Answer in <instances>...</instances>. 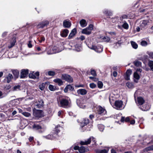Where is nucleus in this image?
Returning <instances> with one entry per match:
<instances>
[{
  "mask_svg": "<svg viewBox=\"0 0 153 153\" xmlns=\"http://www.w3.org/2000/svg\"><path fill=\"white\" fill-rule=\"evenodd\" d=\"M58 104L59 107L65 108H70L71 106L70 99L68 97L60 100Z\"/></svg>",
  "mask_w": 153,
  "mask_h": 153,
  "instance_id": "f257e3e1",
  "label": "nucleus"
},
{
  "mask_svg": "<svg viewBox=\"0 0 153 153\" xmlns=\"http://www.w3.org/2000/svg\"><path fill=\"white\" fill-rule=\"evenodd\" d=\"M141 106H139L141 109L143 111H147L149 109L150 107V105L147 103H144Z\"/></svg>",
  "mask_w": 153,
  "mask_h": 153,
  "instance_id": "9b49d317",
  "label": "nucleus"
},
{
  "mask_svg": "<svg viewBox=\"0 0 153 153\" xmlns=\"http://www.w3.org/2000/svg\"><path fill=\"white\" fill-rule=\"evenodd\" d=\"M131 72L132 71L131 70L128 69L127 70L126 74L127 75H128L130 76L131 74Z\"/></svg>",
  "mask_w": 153,
  "mask_h": 153,
  "instance_id": "6e6d98bb",
  "label": "nucleus"
},
{
  "mask_svg": "<svg viewBox=\"0 0 153 153\" xmlns=\"http://www.w3.org/2000/svg\"><path fill=\"white\" fill-rule=\"evenodd\" d=\"M91 75L94 76H96V74L95 71L94 70H92L91 71Z\"/></svg>",
  "mask_w": 153,
  "mask_h": 153,
  "instance_id": "bf43d9fd",
  "label": "nucleus"
},
{
  "mask_svg": "<svg viewBox=\"0 0 153 153\" xmlns=\"http://www.w3.org/2000/svg\"><path fill=\"white\" fill-rule=\"evenodd\" d=\"M89 48L91 49L94 50L96 52L98 53L102 52L103 50V48L102 46H92L91 47H89Z\"/></svg>",
  "mask_w": 153,
  "mask_h": 153,
  "instance_id": "0eeeda50",
  "label": "nucleus"
},
{
  "mask_svg": "<svg viewBox=\"0 0 153 153\" xmlns=\"http://www.w3.org/2000/svg\"><path fill=\"white\" fill-rule=\"evenodd\" d=\"M61 78L67 82L70 83L72 82L73 79L70 75L66 74H63L62 75Z\"/></svg>",
  "mask_w": 153,
  "mask_h": 153,
  "instance_id": "423d86ee",
  "label": "nucleus"
},
{
  "mask_svg": "<svg viewBox=\"0 0 153 153\" xmlns=\"http://www.w3.org/2000/svg\"><path fill=\"white\" fill-rule=\"evenodd\" d=\"M108 150L104 149L102 150L96 149V153H108Z\"/></svg>",
  "mask_w": 153,
  "mask_h": 153,
  "instance_id": "c756f323",
  "label": "nucleus"
},
{
  "mask_svg": "<svg viewBox=\"0 0 153 153\" xmlns=\"http://www.w3.org/2000/svg\"><path fill=\"white\" fill-rule=\"evenodd\" d=\"M53 82L58 84L59 85L61 86L63 84V82L60 79L57 78L53 80Z\"/></svg>",
  "mask_w": 153,
  "mask_h": 153,
  "instance_id": "5701e85b",
  "label": "nucleus"
},
{
  "mask_svg": "<svg viewBox=\"0 0 153 153\" xmlns=\"http://www.w3.org/2000/svg\"><path fill=\"white\" fill-rule=\"evenodd\" d=\"M16 42V38L13 37L11 41L10 45L8 46L9 48H10L13 47L15 45V43Z\"/></svg>",
  "mask_w": 153,
  "mask_h": 153,
  "instance_id": "a878e982",
  "label": "nucleus"
},
{
  "mask_svg": "<svg viewBox=\"0 0 153 153\" xmlns=\"http://www.w3.org/2000/svg\"><path fill=\"white\" fill-rule=\"evenodd\" d=\"M98 87L100 88H102L103 86V83L101 81H99L97 83Z\"/></svg>",
  "mask_w": 153,
  "mask_h": 153,
  "instance_id": "603ef678",
  "label": "nucleus"
},
{
  "mask_svg": "<svg viewBox=\"0 0 153 153\" xmlns=\"http://www.w3.org/2000/svg\"><path fill=\"white\" fill-rule=\"evenodd\" d=\"M22 114L24 116L27 117H28L31 115V114L30 113L26 112H23L22 113Z\"/></svg>",
  "mask_w": 153,
  "mask_h": 153,
  "instance_id": "a18cd8bd",
  "label": "nucleus"
},
{
  "mask_svg": "<svg viewBox=\"0 0 153 153\" xmlns=\"http://www.w3.org/2000/svg\"><path fill=\"white\" fill-rule=\"evenodd\" d=\"M89 123V120L88 119H84L82 122L81 123V126L83 128L85 125H87Z\"/></svg>",
  "mask_w": 153,
  "mask_h": 153,
  "instance_id": "dca6fc26",
  "label": "nucleus"
},
{
  "mask_svg": "<svg viewBox=\"0 0 153 153\" xmlns=\"http://www.w3.org/2000/svg\"><path fill=\"white\" fill-rule=\"evenodd\" d=\"M43 103L44 102L42 100H40L38 102L36 101V102H35L34 105L35 106H36V107L40 108L43 106Z\"/></svg>",
  "mask_w": 153,
  "mask_h": 153,
  "instance_id": "2eb2a0df",
  "label": "nucleus"
},
{
  "mask_svg": "<svg viewBox=\"0 0 153 153\" xmlns=\"http://www.w3.org/2000/svg\"><path fill=\"white\" fill-rule=\"evenodd\" d=\"M33 128L35 130H39L41 129L42 128L39 125L35 124L33 126Z\"/></svg>",
  "mask_w": 153,
  "mask_h": 153,
  "instance_id": "473e14b6",
  "label": "nucleus"
},
{
  "mask_svg": "<svg viewBox=\"0 0 153 153\" xmlns=\"http://www.w3.org/2000/svg\"><path fill=\"white\" fill-rule=\"evenodd\" d=\"M111 21L113 23H115L117 22L118 20L117 17L113 18L111 19Z\"/></svg>",
  "mask_w": 153,
  "mask_h": 153,
  "instance_id": "13d9d810",
  "label": "nucleus"
},
{
  "mask_svg": "<svg viewBox=\"0 0 153 153\" xmlns=\"http://www.w3.org/2000/svg\"><path fill=\"white\" fill-rule=\"evenodd\" d=\"M96 111L98 114L102 116L105 115L107 114L105 109L100 105L97 107Z\"/></svg>",
  "mask_w": 153,
  "mask_h": 153,
  "instance_id": "f03ea898",
  "label": "nucleus"
},
{
  "mask_svg": "<svg viewBox=\"0 0 153 153\" xmlns=\"http://www.w3.org/2000/svg\"><path fill=\"white\" fill-rule=\"evenodd\" d=\"M7 33V32H4L2 34V37H4L6 36Z\"/></svg>",
  "mask_w": 153,
  "mask_h": 153,
  "instance_id": "680f3d73",
  "label": "nucleus"
},
{
  "mask_svg": "<svg viewBox=\"0 0 153 153\" xmlns=\"http://www.w3.org/2000/svg\"><path fill=\"white\" fill-rule=\"evenodd\" d=\"M74 89V87L71 85H67L65 88L64 90V91L65 93H66L68 91H73Z\"/></svg>",
  "mask_w": 153,
  "mask_h": 153,
  "instance_id": "b1692460",
  "label": "nucleus"
},
{
  "mask_svg": "<svg viewBox=\"0 0 153 153\" xmlns=\"http://www.w3.org/2000/svg\"><path fill=\"white\" fill-rule=\"evenodd\" d=\"M28 74V69H22L20 73V78H24L27 77Z\"/></svg>",
  "mask_w": 153,
  "mask_h": 153,
  "instance_id": "9d476101",
  "label": "nucleus"
},
{
  "mask_svg": "<svg viewBox=\"0 0 153 153\" xmlns=\"http://www.w3.org/2000/svg\"><path fill=\"white\" fill-rule=\"evenodd\" d=\"M127 86L129 88H131L133 87V85L132 83L128 82L126 83Z\"/></svg>",
  "mask_w": 153,
  "mask_h": 153,
  "instance_id": "864d4df0",
  "label": "nucleus"
},
{
  "mask_svg": "<svg viewBox=\"0 0 153 153\" xmlns=\"http://www.w3.org/2000/svg\"><path fill=\"white\" fill-rule=\"evenodd\" d=\"M152 150H153V145L147 147L144 149V151L145 152H147Z\"/></svg>",
  "mask_w": 153,
  "mask_h": 153,
  "instance_id": "2f4dec72",
  "label": "nucleus"
},
{
  "mask_svg": "<svg viewBox=\"0 0 153 153\" xmlns=\"http://www.w3.org/2000/svg\"><path fill=\"white\" fill-rule=\"evenodd\" d=\"M49 22L48 21H43L39 23L37 25V28H43L47 26L49 24Z\"/></svg>",
  "mask_w": 153,
  "mask_h": 153,
  "instance_id": "6e6552de",
  "label": "nucleus"
},
{
  "mask_svg": "<svg viewBox=\"0 0 153 153\" xmlns=\"http://www.w3.org/2000/svg\"><path fill=\"white\" fill-rule=\"evenodd\" d=\"M98 127L100 131H102L104 128V126L102 124H100L98 125Z\"/></svg>",
  "mask_w": 153,
  "mask_h": 153,
  "instance_id": "c03bdc74",
  "label": "nucleus"
},
{
  "mask_svg": "<svg viewBox=\"0 0 153 153\" xmlns=\"http://www.w3.org/2000/svg\"><path fill=\"white\" fill-rule=\"evenodd\" d=\"M130 75L125 74L124 76L126 80H128L130 79Z\"/></svg>",
  "mask_w": 153,
  "mask_h": 153,
  "instance_id": "052dcab7",
  "label": "nucleus"
},
{
  "mask_svg": "<svg viewBox=\"0 0 153 153\" xmlns=\"http://www.w3.org/2000/svg\"><path fill=\"white\" fill-rule=\"evenodd\" d=\"M77 93L79 94H80L81 95H84L86 94L87 93V91L84 89H80L78 90Z\"/></svg>",
  "mask_w": 153,
  "mask_h": 153,
  "instance_id": "412c9836",
  "label": "nucleus"
},
{
  "mask_svg": "<svg viewBox=\"0 0 153 153\" xmlns=\"http://www.w3.org/2000/svg\"><path fill=\"white\" fill-rule=\"evenodd\" d=\"M103 13L104 14H105L106 15L111 16L112 14V12L108 10H105V11H103Z\"/></svg>",
  "mask_w": 153,
  "mask_h": 153,
  "instance_id": "ea45409f",
  "label": "nucleus"
},
{
  "mask_svg": "<svg viewBox=\"0 0 153 153\" xmlns=\"http://www.w3.org/2000/svg\"><path fill=\"white\" fill-rule=\"evenodd\" d=\"M80 24L81 26L82 27H85L87 25V23L86 22L85 20L84 19H82L80 21Z\"/></svg>",
  "mask_w": 153,
  "mask_h": 153,
  "instance_id": "cd10ccee",
  "label": "nucleus"
},
{
  "mask_svg": "<svg viewBox=\"0 0 153 153\" xmlns=\"http://www.w3.org/2000/svg\"><path fill=\"white\" fill-rule=\"evenodd\" d=\"M134 65L137 66H139L141 65V62L139 61H135L134 62Z\"/></svg>",
  "mask_w": 153,
  "mask_h": 153,
  "instance_id": "de8ad7c7",
  "label": "nucleus"
},
{
  "mask_svg": "<svg viewBox=\"0 0 153 153\" xmlns=\"http://www.w3.org/2000/svg\"><path fill=\"white\" fill-rule=\"evenodd\" d=\"M76 51H79L80 50V46L79 44H76L74 45Z\"/></svg>",
  "mask_w": 153,
  "mask_h": 153,
  "instance_id": "49530a36",
  "label": "nucleus"
},
{
  "mask_svg": "<svg viewBox=\"0 0 153 153\" xmlns=\"http://www.w3.org/2000/svg\"><path fill=\"white\" fill-rule=\"evenodd\" d=\"M57 134H54L53 135L48 134V135L44 136V137L48 139H53L56 137Z\"/></svg>",
  "mask_w": 153,
  "mask_h": 153,
  "instance_id": "aec40b11",
  "label": "nucleus"
},
{
  "mask_svg": "<svg viewBox=\"0 0 153 153\" xmlns=\"http://www.w3.org/2000/svg\"><path fill=\"white\" fill-rule=\"evenodd\" d=\"M93 29V26L92 24H90L86 28L83 29L82 31V33L86 35H89L91 33V31Z\"/></svg>",
  "mask_w": 153,
  "mask_h": 153,
  "instance_id": "7ed1b4c3",
  "label": "nucleus"
},
{
  "mask_svg": "<svg viewBox=\"0 0 153 153\" xmlns=\"http://www.w3.org/2000/svg\"><path fill=\"white\" fill-rule=\"evenodd\" d=\"M131 43L132 46L134 48L136 49L137 48L138 45L135 42L133 41H131Z\"/></svg>",
  "mask_w": 153,
  "mask_h": 153,
  "instance_id": "c9c22d12",
  "label": "nucleus"
},
{
  "mask_svg": "<svg viewBox=\"0 0 153 153\" xmlns=\"http://www.w3.org/2000/svg\"><path fill=\"white\" fill-rule=\"evenodd\" d=\"M91 141H93L94 144L96 143L95 139L93 137H91L88 139L87 140L85 141H81L80 143L82 145H87L89 144Z\"/></svg>",
  "mask_w": 153,
  "mask_h": 153,
  "instance_id": "20e7f679",
  "label": "nucleus"
},
{
  "mask_svg": "<svg viewBox=\"0 0 153 153\" xmlns=\"http://www.w3.org/2000/svg\"><path fill=\"white\" fill-rule=\"evenodd\" d=\"M69 33L68 30L65 29L62 32H61V35L62 37H66Z\"/></svg>",
  "mask_w": 153,
  "mask_h": 153,
  "instance_id": "4be33fe9",
  "label": "nucleus"
},
{
  "mask_svg": "<svg viewBox=\"0 0 153 153\" xmlns=\"http://www.w3.org/2000/svg\"><path fill=\"white\" fill-rule=\"evenodd\" d=\"M45 39L44 37H42L41 38V40L39 41V42H42V41L45 40Z\"/></svg>",
  "mask_w": 153,
  "mask_h": 153,
  "instance_id": "774afa93",
  "label": "nucleus"
},
{
  "mask_svg": "<svg viewBox=\"0 0 153 153\" xmlns=\"http://www.w3.org/2000/svg\"><path fill=\"white\" fill-rule=\"evenodd\" d=\"M49 89L52 91H54L55 90V87L53 85H50L48 86Z\"/></svg>",
  "mask_w": 153,
  "mask_h": 153,
  "instance_id": "79ce46f5",
  "label": "nucleus"
},
{
  "mask_svg": "<svg viewBox=\"0 0 153 153\" xmlns=\"http://www.w3.org/2000/svg\"><path fill=\"white\" fill-rule=\"evenodd\" d=\"M63 25L65 27L68 28L70 27L71 23L69 21L65 20L63 22Z\"/></svg>",
  "mask_w": 153,
  "mask_h": 153,
  "instance_id": "393cba45",
  "label": "nucleus"
},
{
  "mask_svg": "<svg viewBox=\"0 0 153 153\" xmlns=\"http://www.w3.org/2000/svg\"><path fill=\"white\" fill-rule=\"evenodd\" d=\"M117 74V72L116 71H114L113 73V75L114 76V77H116Z\"/></svg>",
  "mask_w": 153,
  "mask_h": 153,
  "instance_id": "e2e57ef3",
  "label": "nucleus"
},
{
  "mask_svg": "<svg viewBox=\"0 0 153 153\" xmlns=\"http://www.w3.org/2000/svg\"><path fill=\"white\" fill-rule=\"evenodd\" d=\"M148 65L151 70L153 71V61H149Z\"/></svg>",
  "mask_w": 153,
  "mask_h": 153,
  "instance_id": "4c0bfd02",
  "label": "nucleus"
},
{
  "mask_svg": "<svg viewBox=\"0 0 153 153\" xmlns=\"http://www.w3.org/2000/svg\"><path fill=\"white\" fill-rule=\"evenodd\" d=\"M12 73L14 76L16 78H17L18 77L19 72L17 70H13L12 71Z\"/></svg>",
  "mask_w": 153,
  "mask_h": 153,
  "instance_id": "c85d7f7f",
  "label": "nucleus"
},
{
  "mask_svg": "<svg viewBox=\"0 0 153 153\" xmlns=\"http://www.w3.org/2000/svg\"><path fill=\"white\" fill-rule=\"evenodd\" d=\"M103 40L105 42H108L110 40V38L108 36H105L102 38Z\"/></svg>",
  "mask_w": 153,
  "mask_h": 153,
  "instance_id": "37998d69",
  "label": "nucleus"
},
{
  "mask_svg": "<svg viewBox=\"0 0 153 153\" xmlns=\"http://www.w3.org/2000/svg\"><path fill=\"white\" fill-rule=\"evenodd\" d=\"M141 45L142 46H146L148 45L147 42L145 41H142L140 42Z\"/></svg>",
  "mask_w": 153,
  "mask_h": 153,
  "instance_id": "09e8293b",
  "label": "nucleus"
},
{
  "mask_svg": "<svg viewBox=\"0 0 153 153\" xmlns=\"http://www.w3.org/2000/svg\"><path fill=\"white\" fill-rule=\"evenodd\" d=\"M13 78V77L12 75L11 74H9L6 76L5 78L4 79V81L7 83H9L10 82Z\"/></svg>",
  "mask_w": 153,
  "mask_h": 153,
  "instance_id": "4468645a",
  "label": "nucleus"
},
{
  "mask_svg": "<svg viewBox=\"0 0 153 153\" xmlns=\"http://www.w3.org/2000/svg\"><path fill=\"white\" fill-rule=\"evenodd\" d=\"M130 118L129 117H127L125 118L124 117H122L120 121L122 122H128L130 121Z\"/></svg>",
  "mask_w": 153,
  "mask_h": 153,
  "instance_id": "7c9ffc66",
  "label": "nucleus"
},
{
  "mask_svg": "<svg viewBox=\"0 0 153 153\" xmlns=\"http://www.w3.org/2000/svg\"><path fill=\"white\" fill-rule=\"evenodd\" d=\"M20 85H15L12 88V90L13 91H18L20 90Z\"/></svg>",
  "mask_w": 153,
  "mask_h": 153,
  "instance_id": "58836bf2",
  "label": "nucleus"
},
{
  "mask_svg": "<svg viewBox=\"0 0 153 153\" xmlns=\"http://www.w3.org/2000/svg\"><path fill=\"white\" fill-rule=\"evenodd\" d=\"M79 39L81 40H83L85 39V37L84 36L82 35L80 37Z\"/></svg>",
  "mask_w": 153,
  "mask_h": 153,
  "instance_id": "0e129e2a",
  "label": "nucleus"
},
{
  "mask_svg": "<svg viewBox=\"0 0 153 153\" xmlns=\"http://www.w3.org/2000/svg\"><path fill=\"white\" fill-rule=\"evenodd\" d=\"M149 56V57L151 59H153V52H148L147 53Z\"/></svg>",
  "mask_w": 153,
  "mask_h": 153,
  "instance_id": "5fc2aeb1",
  "label": "nucleus"
},
{
  "mask_svg": "<svg viewBox=\"0 0 153 153\" xmlns=\"http://www.w3.org/2000/svg\"><path fill=\"white\" fill-rule=\"evenodd\" d=\"M137 102L138 106H141L144 103V100L142 97H138L137 98Z\"/></svg>",
  "mask_w": 153,
  "mask_h": 153,
  "instance_id": "f3484780",
  "label": "nucleus"
},
{
  "mask_svg": "<svg viewBox=\"0 0 153 153\" xmlns=\"http://www.w3.org/2000/svg\"><path fill=\"white\" fill-rule=\"evenodd\" d=\"M45 86V84L42 83L39 85V88L42 91L44 89Z\"/></svg>",
  "mask_w": 153,
  "mask_h": 153,
  "instance_id": "8fccbe9b",
  "label": "nucleus"
},
{
  "mask_svg": "<svg viewBox=\"0 0 153 153\" xmlns=\"http://www.w3.org/2000/svg\"><path fill=\"white\" fill-rule=\"evenodd\" d=\"M39 72H36L35 73L33 72L29 74V77L30 78L35 79L39 78Z\"/></svg>",
  "mask_w": 153,
  "mask_h": 153,
  "instance_id": "1a4fd4ad",
  "label": "nucleus"
},
{
  "mask_svg": "<svg viewBox=\"0 0 153 153\" xmlns=\"http://www.w3.org/2000/svg\"><path fill=\"white\" fill-rule=\"evenodd\" d=\"M53 52H51L50 54H52L54 53H56L59 52L61 51V50H59L57 49V48L56 47H54L52 49Z\"/></svg>",
  "mask_w": 153,
  "mask_h": 153,
  "instance_id": "f704fd0d",
  "label": "nucleus"
},
{
  "mask_svg": "<svg viewBox=\"0 0 153 153\" xmlns=\"http://www.w3.org/2000/svg\"><path fill=\"white\" fill-rule=\"evenodd\" d=\"M62 128L61 127L59 126H57L55 128V131H56V133L55 134H56L58 133L60 131V129Z\"/></svg>",
  "mask_w": 153,
  "mask_h": 153,
  "instance_id": "a19ab883",
  "label": "nucleus"
},
{
  "mask_svg": "<svg viewBox=\"0 0 153 153\" xmlns=\"http://www.w3.org/2000/svg\"><path fill=\"white\" fill-rule=\"evenodd\" d=\"M108 33L112 36L116 35L115 33L114 32H108Z\"/></svg>",
  "mask_w": 153,
  "mask_h": 153,
  "instance_id": "338daca9",
  "label": "nucleus"
},
{
  "mask_svg": "<svg viewBox=\"0 0 153 153\" xmlns=\"http://www.w3.org/2000/svg\"><path fill=\"white\" fill-rule=\"evenodd\" d=\"M123 27L125 29H127L128 28V24L126 22H125L122 25Z\"/></svg>",
  "mask_w": 153,
  "mask_h": 153,
  "instance_id": "3c124183",
  "label": "nucleus"
},
{
  "mask_svg": "<svg viewBox=\"0 0 153 153\" xmlns=\"http://www.w3.org/2000/svg\"><path fill=\"white\" fill-rule=\"evenodd\" d=\"M123 104V102L121 100H117L115 101L114 104V105L116 107V108L118 109L122 107Z\"/></svg>",
  "mask_w": 153,
  "mask_h": 153,
  "instance_id": "ddd939ff",
  "label": "nucleus"
},
{
  "mask_svg": "<svg viewBox=\"0 0 153 153\" xmlns=\"http://www.w3.org/2000/svg\"><path fill=\"white\" fill-rule=\"evenodd\" d=\"M90 87L91 88H94L96 87V85L94 83H91L90 84Z\"/></svg>",
  "mask_w": 153,
  "mask_h": 153,
  "instance_id": "4d7b16f0",
  "label": "nucleus"
},
{
  "mask_svg": "<svg viewBox=\"0 0 153 153\" xmlns=\"http://www.w3.org/2000/svg\"><path fill=\"white\" fill-rule=\"evenodd\" d=\"M79 147L78 146H75L74 147V149L75 150H79Z\"/></svg>",
  "mask_w": 153,
  "mask_h": 153,
  "instance_id": "69168bd1",
  "label": "nucleus"
},
{
  "mask_svg": "<svg viewBox=\"0 0 153 153\" xmlns=\"http://www.w3.org/2000/svg\"><path fill=\"white\" fill-rule=\"evenodd\" d=\"M149 22L148 20L141 21L140 22V26L141 28H146L147 27L148 23Z\"/></svg>",
  "mask_w": 153,
  "mask_h": 153,
  "instance_id": "f8f14e48",
  "label": "nucleus"
},
{
  "mask_svg": "<svg viewBox=\"0 0 153 153\" xmlns=\"http://www.w3.org/2000/svg\"><path fill=\"white\" fill-rule=\"evenodd\" d=\"M76 103L77 105L80 108H85V106L82 103H81L79 100H77L76 101Z\"/></svg>",
  "mask_w": 153,
  "mask_h": 153,
  "instance_id": "bb28decb",
  "label": "nucleus"
},
{
  "mask_svg": "<svg viewBox=\"0 0 153 153\" xmlns=\"http://www.w3.org/2000/svg\"><path fill=\"white\" fill-rule=\"evenodd\" d=\"M134 79L138 80L140 78V76L139 75V74L137 73V72H135L134 74ZM134 80L135 82H137V81H135V79H134Z\"/></svg>",
  "mask_w": 153,
  "mask_h": 153,
  "instance_id": "72a5a7b5",
  "label": "nucleus"
},
{
  "mask_svg": "<svg viewBox=\"0 0 153 153\" xmlns=\"http://www.w3.org/2000/svg\"><path fill=\"white\" fill-rule=\"evenodd\" d=\"M76 33V28H74L72 30L71 33L69 34L68 37V38L69 39H71L72 38V37L74 36Z\"/></svg>",
  "mask_w": 153,
  "mask_h": 153,
  "instance_id": "6ab92c4d",
  "label": "nucleus"
},
{
  "mask_svg": "<svg viewBox=\"0 0 153 153\" xmlns=\"http://www.w3.org/2000/svg\"><path fill=\"white\" fill-rule=\"evenodd\" d=\"M45 74L46 75L48 74L49 76H53L55 75L56 73L54 71H49L48 72H46L45 73Z\"/></svg>",
  "mask_w": 153,
  "mask_h": 153,
  "instance_id": "e433bc0d",
  "label": "nucleus"
},
{
  "mask_svg": "<svg viewBox=\"0 0 153 153\" xmlns=\"http://www.w3.org/2000/svg\"><path fill=\"white\" fill-rule=\"evenodd\" d=\"M33 114L34 116L36 118H39L42 117L44 116L43 111L41 110H36L34 111Z\"/></svg>",
  "mask_w": 153,
  "mask_h": 153,
  "instance_id": "39448f33",
  "label": "nucleus"
},
{
  "mask_svg": "<svg viewBox=\"0 0 153 153\" xmlns=\"http://www.w3.org/2000/svg\"><path fill=\"white\" fill-rule=\"evenodd\" d=\"M88 150V147H85L83 146H81L79 149V151L80 153H84Z\"/></svg>",
  "mask_w": 153,
  "mask_h": 153,
  "instance_id": "a211bd4d",
  "label": "nucleus"
}]
</instances>
